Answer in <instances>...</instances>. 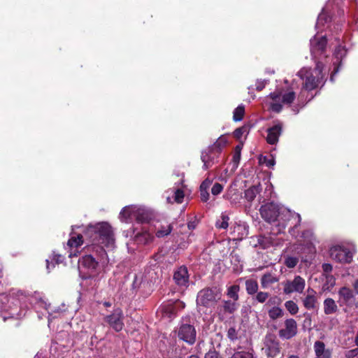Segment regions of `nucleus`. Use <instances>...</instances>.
I'll return each mask as SVG.
<instances>
[{"instance_id":"nucleus-1","label":"nucleus","mask_w":358,"mask_h":358,"mask_svg":"<svg viewBox=\"0 0 358 358\" xmlns=\"http://www.w3.org/2000/svg\"><path fill=\"white\" fill-rule=\"evenodd\" d=\"M262 217L267 222L272 224L271 231L274 234L283 233L287 225L289 223L293 225L289 230V234L296 237L295 228L301 221L299 213L291 211L283 206H279L273 203H266L260 208Z\"/></svg>"},{"instance_id":"nucleus-2","label":"nucleus","mask_w":358,"mask_h":358,"mask_svg":"<svg viewBox=\"0 0 358 358\" xmlns=\"http://www.w3.org/2000/svg\"><path fill=\"white\" fill-rule=\"evenodd\" d=\"M84 237L92 243V250L96 252L98 260L101 264H106L107 254L104 248H113L115 245L112 227L107 222L90 225L84 232Z\"/></svg>"},{"instance_id":"nucleus-3","label":"nucleus","mask_w":358,"mask_h":358,"mask_svg":"<svg viewBox=\"0 0 358 358\" xmlns=\"http://www.w3.org/2000/svg\"><path fill=\"white\" fill-rule=\"evenodd\" d=\"M327 73V71L324 69L323 64L317 62L315 69L303 67L297 75L303 80V89L311 91L324 83Z\"/></svg>"},{"instance_id":"nucleus-4","label":"nucleus","mask_w":358,"mask_h":358,"mask_svg":"<svg viewBox=\"0 0 358 358\" xmlns=\"http://www.w3.org/2000/svg\"><path fill=\"white\" fill-rule=\"evenodd\" d=\"M152 217L151 211L145 206L131 205L125 206L120 213L121 222H131L136 220L138 222H145Z\"/></svg>"},{"instance_id":"nucleus-5","label":"nucleus","mask_w":358,"mask_h":358,"mask_svg":"<svg viewBox=\"0 0 358 358\" xmlns=\"http://www.w3.org/2000/svg\"><path fill=\"white\" fill-rule=\"evenodd\" d=\"M295 99V93L288 92L281 94L280 92H271L266 96V102L269 106V109L275 113H280L282 109V104L290 105Z\"/></svg>"},{"instance_id":"nucleus-6","label":"nucleus","mask_w":358,"mask_h":358,"mask_svg":"<svg viewBox=\"0 0 358 358\" xmlns=\"http://www.w3.org/2000/svg\"><path fill=\"white\" fill-rule=\"evenodd\" d=\"M221 297V294L217 288H204L199 292L196 297L198 306L211 307Z\"/></svg>"},{"instance_id":"nucleus-7","label":"nucleus","mask_w":358,"mask_h":358,"mask_svg":"<svg viewBox=\"0 0 358 358\" xmlns=\"http://www.w3.org/2000/svg\"><path fill=\"white\" fill-rule=\"evenodd\" d=\"M330 257L339 263H350L352 259V255L350 251L341 245H335L329 249Z\"/></svg>"},{"instance_id":"nucleus-8","label":"nucleus","mask_w":358,"mask_h":358,"mask_svg":"<svg viewBox=\"0 0 358 358\" xmlns=\"http://www.w3.org/2000/svg\"><path fill=\"white\" fill-rule=\"evenodd\" d=\"M124 315L120 308L113 310L111 314L104 317V321L116 331H120L124 327Z\"/></svg>"},{"instance_id":"nucleus-9","label":"nucleus","mask_w":358,"mask_h":358,"mask_svg":"<svg viewBox=\"0 0 358 358\" xmlns=\"http://www.w3.org/2000/svg\"><path fill=\"white\" fill-rule=\"evenodd\" d=\"M178 336L180 340L189 344H194L196 336L194 327L190 324L182 323L178 331Z\"/></svg>"},{"instance_id":"nucleus-10","label":"nucleus","mask_w":358,"mask_h":358,"mask_svg":"<svg viewBox=\"0 0 358 358\" xmlns=\"http://www.w3.org/2000/svg\"><path fill=\"white\" fill-rule=\"evenodd\" d=\"M283 285V292L286 294L293 292L302 293L306 286V282L303 278L297 275L295 276L293 280H287Z\"/></svg>"},{"instance_id":"nucleus-11","label":"nucleus","mask_w":358,"mask_h":358,"mask_svg":"<svg viewBox=\"0 0 358 358\" xmlns=\"http://www.w3.org/2000/svg\"><path fill=\"white\" fill-rule=\"evenodd\" d=\"M220 154L209 146L203 150L201 155V159L203 162V169L207 170L218 162Z\"/></svg>"},{"instance_id":"nucleus-12","label":"nucleus","mask_w":358,"mask_h":358,"mask_svg":"<svg viewBox=\"0 0 358 358\" xmlns=\"http://www.w3.org/2000/svg\"><path fill=\"white\" fill-rule=\"evenodd\" d=\"M263 350H264L265 354L269 357L274 358L279 355V342L274 336L268 335L266 336Z\"/></svg>"},{"instance_id":"nucleus-13","label":"nucleus","mask_w":358,"mask_h":358,"mask_svg":"<svg viewBox=\"0 0 358 358\" xmlns=\"http://www.w3.org/2000/svg\"><path fill=\"white\" fill-rule=\"evenodd\" d=\"M310 45L312 56L314 58H317V56L324 52L327 45V39L325 36L318 37L315 35L310 39Z\"/></svg>"},{"instance_id":"nucleus-14","label":"nucleus","mask_w":358,"mask_h":358,"mask_svg":"<svg viewBox=\"0 0 358 358\" xmlns=\"http://www.w3.org/2000/svg\"><path fill=\"white\" fill-rule=\"evenodd\" d=\"M272 232V234L268 235H260L257 237V244L262 249H267L272 246H280L282 244V240L278 238Z\"/></svg>"},{"instance_id":"nucleus-15","label":"nucleus","mask_w":358,"mask_h":358,"mask_svg":"<svg viewBox=\"0 0 358 358\" xmlns=\"http://www.w3.org/2000/svg\"><path fill=\"white\" fill-rule=\"evenodd\" d=\"M297 333L296 322L294 319H287L285 321V329L279 331L280 337L289 339L294 337Z\"/></svg>"},{"instance_id":"nucleus-16","label":"nucleus","mask_w":358,"mask_h":358,"mask_svg":"<svg viewBox=\"0 0 358 358\" xmlns=\"http://www.w3.org/2000/svg\"><path fill=\"white\" fill-rule=\"evenodd\" d=\"M302 302L306 309L309 310L316 309L318 306L317 292L310 287L308 288Z\"/></svg>"},{"instance_id":"nucleus-17","label":"nucleus","mask_w":358,"mask_h":358,"mask_svg":"<svg viewBox=\"0 0 358 358\" xmlns=\"http://www.w3.org/2000/svg\"><path fill=\"white\" fill-rule=\"evenodd\" d=\"M282 124L277 122L275 124L267 129L266 141L268 143L273 145L277 143L278 138L282 134Z\"/></svg>"},{"instance_id":"nucleus-18","label":"nucleus","mask_w":358,"mask_h":358,"mask_svg":"<svg viewBox=\"0 0 358 358\" xmlns=\"http://www.w3.org/2000/svg\"><path fill=\"white\" fill-rule=\"evenodd\" d=\"M98 265V261L92 255L83 256L78 261V268L80 269H86L89 272H94Z\"/></svg>"},{"instance_id":"nucleus-19","label":"nucleus","mask_w":358,"mask_h":358,"mask_svg":"<svg viewBox=\"0 0 358 358\" xmlns=\"http://www.w3.org/2000/svg\"><path fill=\"white\" fill-rule=\"evenodd\" d=\"M176 283L180 287H187L189 284V275L185 266H180L173 275Z\"/></svg>"},{"instance_id":"nucleus-20","label":"nucleus","mask_w":358,"mask_h":358,"mask_svg":"<svg viewBox=\"0 0 358 358\" xmlns=\"http://www.w3.org/2000/svg\"><path fill=\"white\" fill-rule=\"evenodd\" d=\"M31 303L34 304V308L38 310V309L43 308L47 310L49 314V321L51 320L50 317L52 315V313H50V304L48 303L41 296L39 293H35L34 295L31 297Z\"/></svg>"},{"instance_id":"nucleus-21","label":"nucleus","mask_w":358,"mask_h":358,"mask_svg":"<svg viewBox=\"0 0 358 358\" xmlns=\"http://www.w3.org/2000/svg\"><path fill=\"white\" fill-rule=\"evenodd\" d=\"M314 350L317 358H331V350L326 348L325 344L320 341H315L314 343Z\"/></svg>"},{"instance_id":"nucleus-22","label":"nucleus","mask_w":358,"mask_h":358,"mask_svg":"<svg viewBox=\"0 0 358 358\" xmlns=\"http://www.w3.org/2000/svg\"><path fill=\"white\" fill-rule=\"evenodd\" d=\"M347 50L341 45H338L334 51V55L336 61L334 62V71L331 76V80L333 81V76L338 71V64H341L342 59L346 55Z\"/></svg>"},{"instance_id":"nucleus-23","label":"nucleus","mask_w":358,"mask_h":358,"mask_svg":"<svg viewBox=\"0 0 358 358\" xmlns=\"http://www.w3.org/2000/svg\"><path fill=\"white\" fill-rule=\"evenodd\" d=\"M329 4V2H328L326 4V6L323 8L322 12L318 15L317 23L315 25V28L317 30L322 29V27L324 26L325 24L328 23L331 20V17L327 13Z\"/></svg>"},{"instance_id":"nucleus-24","label":"nucleus","mask_w":358,"mask_h":358,"mask_svg":"<svg viewBox=\"0 0 358 358\" xmlns=\"http://www.w3.org/2000/svg\"><path fill=\"white\" fill-rule=\"evenodd\" d=\"M340 300L343 301L345 304L352 303L354 299V294L352 291L345 287L341 288L338 291Z\"/></svg>"},{"instance_id":"nucleus-25","label":"nucleus","mask_w":358,"mask_h":358,"mask_svg":"<svg viewBox=\"0 0 358 358\" xmlns=\"http://www.w3.org/2000/svg\"><path fill=\"white\" fill-rule=\"evenodd\" d=\"M337 311L338 306L333 299L327 298L324 301V313L326 315H332Z\"/></svg>"},{"instance_id":"nucleus-26","label":"nucleus","mask_w":358,"mask_h":358,"mask_svg":"<svg viewBox=\"0 0 358 358\" xmlns=\"http://www.w3.org/2000/svg\"><path fill=\"white\" fill-rule=\"evenodd\" d=\"M278 281V278L271 273L264 274L261 278V286L263 289L268 288L271 285Z\"/></svg>"},{"instance_id":"nucleus-27","label":"nucleus","mask_w":358,"mask_h":358,"mask_svg":"<svg viewBox=\"0 0 358 358\" xmlns=\"http://www.w3.org/2000/svg\"><path fill=\"white\" fill-rule=\"evenodd\" d=\"M260 191V185H253L245 191V197L248 201H252Z\"/></svg>"},{"instance_id":"nucleus-28","label":"nucleus","mask_w":358,"mask_h":358,"mask_svg":"<svg viewBox=\"0 0 358 358\" xmlns=\"http://www.w3.org/2000/svg\"><path fill=\"white\" fill-rule=\"evenodd\" d=\"M231 358H253V351L252 350H245L242 347H238Z\"/></svg>"},{"instance_id":"nucleus-29","label":"nucleus","mask_w":358,"mask_h":358,"mask_svg":"<svg viewBox=\"0 0 358 358\" xmlns=\"http://www.w3.org/2000/svg\"><path fill=\"white\" fill-rule=\"evenodd\" d=\"M173 230V226L171 224H162L155 232L157 238H164L169 235Z\"/></svg>"},{"instance_id":"nucleus-30","label":"nucleus","mask_w":358,"mask_h":358,"mask_svg":"<svg viewBox=\"0 0 358 358\" xmlns=\"http://www.w3.org/2000/svg\"><path fill=\"white\" fill-rule=\"evenodd\" d=\"M174 196L173 198H171L169 196L166 197V201L168 203H172L176 202L178 203H182L183 201V199L185 196V194L182 189L178 188L173 191Z\"/></svg>"},{"instance_id":"nucleus-31","label":"nucleus","mask_w":358,"mask_h":358,"mask_svg":"<svg viewBox=\"0 0 358 358\" xmlns=\"http://www.w3.org/2000/svg\"><path fill=\"white\" fill-rule=\"evenodd\" d=\"M258 283L257 280L253 279H248L245 280V290L248 294L254 295L258 291Z\"/></svg>"},{"instance_id":"nucleus-32","label":"nucleus","mask_w":358,"mask_h":358,"mask_svg":"<svg viewBox=\"0 0 358 358\" xmlns=\"http://www.w3.org/2000/svg\"><path fill=\"white\" fill-rule=\"evenodd\" d=\"M136 241L142 244H148L154 239L153 235L149 231H144L136 235Z\"/></svg>"},{"instance_id":"nucleus-33","label":"nucleus","mask_w":358,"mask_h":358,"mask_svg":"<svg viewBox=\"0 0 358 358\" xmlns=\"http://www.w3.org/2000/svg\"><path fill=\"white\" fill-rule=\"evenodd\" d=\"M268 315L271 320H275L283 316V310L279 306H273L268 309Z\"/></svg>"},{"instance_id":"nucleus-34","label":"nucleus","mask_w":358,"mask_h":358,"mask_svg":"<svg viewBox=\"0 0 358 358\" xmlns=\"http://www.w3.org/2000/svg\"><path fill=\"white\" fill-rule=\"evenodd\" d=\"M227 138L225 136H221L218 138V139L216 141V142L210 145V147L216 150L217 152L221 154L223 148L227 145Z\"/></svg>"},{"instance_id":"nucleus-35","label":"nucleus","mask_w":358,"mask_h":358,"mask_svg":"<svg viewBox=\"0 0 358 358\" xmlns=\"http://www.w3.org/2000/svg\"><path fill=\"white\" fill-rule=\"evenodd\" d=\"M302 238L308 248L313 245V243L315 241L313 231L309 229L306 230L302 233Z\"/></svg>"},{"instance_id":"nucleus-36","label":"nucleus","mask_w":358,"mask_h":358,"mask_svg":"<svg viewBox=\"0 0 358 358\" xmlns=\"http://www.w3.org/2000/svg\"><path fill=\"white\" fill-rule=\"evenodd\" d=\"M240 290V287L237 285H234L228 287L227 295L230 299L234 301H237L238 300V292Z\"/></svg>"},{"instance_id":"nucleus-37","label":"nucleus","mask_w":358,"mask_h":358,"mask_svg":"<svg viewBox=\"0 0 358 358\" xmlns=\"http://www.w3.org/2000/svg\"><path fill=\"white\" fill-rule=\"evenodd\" d=\"M229 216L225 213H222L220 218L217 220L215 226L218 229H226L229 226Z\"/></svg>"},{"instance_id":"nucleus-38","label":"nucleus","mask_w":358,"mask_h":358,"mask_svg":"<svg viewBox=\"0 0 358 358\" xmlns=\"http://www.w3.org/2000/svg\"><path fill=\"white\" fill-rule=\"evenodd\" d=\"M238 303L236 301H224L223 308L226 313L232 314L234 313L238 308Z\"/></svg>"},{"instance_id":"nucleus-39","label":"nucleus","mask_w":358,"mask_h":358,"mask_svg":"<svg viewBox=\"0 0 358 358\" xmlns=\"http://www.w3.org/2000/svg\"><path fill=\"white\" fill-rule=\"evenodd\" d=\"M245 114V106L243 104L239 105L236 108L233 113V119L235 122H238L243 120Z\"/></svg>"},{"instance_id":"nucleus-40","label":"nucleus","mask_w":358,"mask_h":358,"mask_svg":"<svg viewBox=\"0 0 358 358\" xmlns=\"http://www.w3.org/2000/svg\"><path fill=\"white\" fill-rule=\"evenodd\" d=\"M83 236L82 235H78L77 236H72L71 238H69V240L68 241V245L71 248H77L78 247H79L80 245H81L83 243Z\"/></svg>"},{"instance_id":"nucleus-41","label":"nucleus","mask_w":358,"mask_h":358,"mask_svg":"<svg viewBox=\"0 0 358 358\" xmlns=\"http://www.w3.org/2000/svg\"><path fill=\"white\" fill-rule=\"evenodd\" d=\"M285 307L291 315H296L299 312L298 305L292 300L287 301L285 303Z\"/></svg>"},{"instance_id":"nucleus-42","label":"nucleus","mask_w":358,"mask_h":358,"mask_svg":"<svg viewBox=\"0 0 358 358\" xmlns=\"http://www.w3.org/2000/svg\"><path fill=\"white\" fill-rule=\"evenodd\" d=\"M325 276V282L323 285L324 290H330L335 285V278L332 275H327Z\"/></svg>"},{"instance_id":"nucleus-43","label":"nucleus","mask_w":358,"mask_h":358,"mask_svg":"<svg viewBox=\"0 0 358 358\" xmlns=\"http://www.w3.org/2000/svg\"><path fill=\"white\" fill-rule=\"evenodd\" d=\"M267 300L268 301H266V303L264 305V308H270L273 306H279V305L281 303L280 299L276 296H271L269 299H268Z\"/></svg>"},{"instance_id":"nucleus-44","label":"nucleus","mask_w":358,"mask_h":358,"mask_svg":"<svg viewBox=\"0 0 358 358\" xmlns=\"http://www.w3.org/2000/svg\"><path fill=\"white\" fill-rule=\"evenodd\" d=\"M268 296L269 294L268 292H257L255 296L253 298V300L257 301L258 303H264L268 299Z\"/></svg>"},{"instance_id":"nucleus-45","label":"nucleus","mask_w":358,"mask_h":358,"mask_svg":"<svg viewBox=\"0 0 358 358\" xmlns=\"http://www.w3.org/2000/svg\"><path fill=\"white\" fill-rule=\"evenodd\" d=\"M299 262V258L296 257L287 256L285 259V264L289 268H294Z\"/></svg>"},{"instance_id":"nucleus-46","label":"nucleus","mask_w":358,"mask_h":358,"mask_svg":"<svg viewBox=\"0 0 358 358\" xmlns=\"http://www.w3.org/2000/svg\"><path fill=\"white\" fill-rule=\"evenodd\" d=\"M227 338L231 341L234 342L238 339V331L236 329L235 327H231L229 328V329L227 330Z\"/></svg>"},{"instance_id":"nucleus-47","label":"nucleus","mask_w":358,"mask_h":358,"mask_svg":"<svg viewBox=\"0 0 358 358\" xmlns=\"http://www.w3.org/2000/svg\"><path fill=\"white\" fill-rule=\"evenodd\" d=\"M223 190V186L218 183V182H216L213 185L212 189H211V193L214 195V196H217L218 194H220Z\"/></svg>"},{"instance_id":"nucleus-48","label":"nucleus","mask_w":358,"mask_h":358,"mask_svg":"<svg viewBox=\"0 0 358 358\" xmlns=\"http://www.w3.org/2000/svg\"><path fill=\"white\" fill-rule=\"evenodd\" d=\"M212 180L207 178L205 179L200 185V189L208 190L210 185L212 184Z\"/></svg>"},{"instance_id":"nucleus-49","label":"nucleus","mask_w":358,"mask_h":358,"mask_svg":"<svg viewBox=\"0 0 358 358\" xmlns=\"http://www.w3.org/2000/svg\"><path fill=\"white\" fill-rule=\"evenodd\" d=\"M322 270L324 272V275H330L332 271V266L330 264H322Z\"/></svg>"},{"instance_id":"nucleus-50","label":"nucleus","mask_w":358,"mask_h":358,"mask_svg":"<svg viewBox=\"0 0 358 358\" xmlns=\"http://www.w3.org/2000/svg\"><path fill=\"white\" fill-rule=\"evenodd\" d=\"M200 196H201V199L203 202L208 201L209 199V197H210L208 190L200 189Z\"/></svg>"},{"instance_id":"nucleus-51","label":"nucleus","mask_w":358,"mask_h":358,"mask_svg":"<svg viewBox=\"0 0 358 358\" xmlns=\"http://www.w3.org/2000/svg\"><path fill=\"white\" fill-rule=\"evenodd\" d=\"M358 355V348L348 350L345 353V357L347 358H353Z\"/></svg>"},{"instance_id":"nucleus-52","label":"nucleus","mask_w":358,"mask_h":358,"mask_svg":"<svg viewBox=\"0 0 358 358\" xmlns=\"http://www.w3.org/2000/svg\"><path fill=\"white\" fill-rule=\"evenodd\" d=\"M205 358H222L215 350H210L205 355Z\"/></svg>"},{"instance_id":"nucleus-53","label":"nucleus","mask_w":358,"mask_h":358,"mask_svg":"<svg viewBox=\"0 0 358 358\" xmlns=\"http://www.w3.org/2000/svg\"><path fill=\"white\" fill-rule=\"evenodd\" d=\"M264 163L268 167H273L275 165V159L273 157H271V158L264 157Z\"/></svg>"},{"instance_id":"nucleus-54","label":"nucleus","mask_w":358,"mask_h":358,"mask_svg":"<svg viewBox=\"0 0 358 358\" xmlns=\"http://www.w3.org/2000/svg\"><path fill=\"white\" fill-rule=\"evenodd\" d=\"M266 84V80H258L255 85L257 90L261 91L262 90H263Z\"/></svg>"},{"instance_id":"nucleus-55","label":"nucleus","mask_w":358,"mask_h":358,"mask_svg":"<svg viewBox=\"0 0 358 358\" xmlns=\"http://www.w3.org/2000/svg\"><path fill=\"white\" fill-rule=\"evenodd\" d=\"M241 160V152L240 150L235 151L233 156V162L237 166Z\"/></svg>"},{"instance_id":"nucleus-56","label":"nucleus","mask_w":358,"mask_h":358,"mask_svg":"<svg viewBox=\"0 0 358 358\" xmlns=\"http://www.w3.org/2000/svg\"><path fill=\"white\" fill-rule=\"evenodd\" d=\"M245 131L246 129L244 127L238 128L234 131V136L236 138H240Z\"/></svg>"},{"instance_id":"nucleus-57","label":"nucleus","mask_w":358,"mask_h":358,"mask_svg":"<svg viewBox=\"0 0 358 358\" xmlns=\"http://www.w3.org/2000/svg\"><path fill=\"white\" fill-rule=\"evenodd\" d=\"M52 261H55V264H59L63 262V257L59 255H55Z\"/></svg>"},{"instance_id":"nucleus-58","label":"nucleus","mask_w":358,"mask_h":358,"mask_svg":"<svg viewBox=\"0 0 358 358\" xmlns=\"http://www.w3.org/2000/svg\"><path fill=\"white\" fill-rule=\"evenodd\" d=\"M55 264L54 262H50L48 259L46 260V267L48 272L55 267Z\"/></svg>"},{"instance_id":"nucleus-59","label":"nucleus","mask_w":358,"mask_h":358,"mask_svg":"<svg viewBox=\"0 0 358 358\" xmlns=\"http://www.w3.org/2000/svg\"><path fill=\"white\" fill-rule=\"evenodd\" d=\"M196 226V221H190L187 224V227H188L189 229H191V230L195 229Z\"/></svg>"},{"instance_id":"nucleus-60","label":"nucleus","mask_w":358,"mask_h":358,"mask_svg":"<svg viewBox=\"0 0 358 358\" xmlns=\"http://www.w3.org/2000/svg\"><path fill=\"white\" fill-rule=\"evenodd\" d=\"M354 288L355 289L356 293L358 294V280H357L354 283Z\"/></svg>"},{"instance_id":"nucleus-61","label":"nucleus","mask_w":358,"mask_h":358,"mask_svg":"<svg viewBox=\"0 0 358 358\" xmlns=\"http://www.w3.org/2000/svg\"><path fill=\"white\" fill-rule=\"evenodd\" d=\"M65 311V309H61L60 308L56 309L55 310H54V313H60L62 312H64Z\"/></svg>"},{"instance_id":"nucleus-62","label":"nucleus","mask_w":358,"mask_h":358,"mask_svg":"<svg viewBox=\"0 0 358 358\" xmlns=\"http://www.w3.org/2000/svg\"><path fill=\"white\" fill-rule=\"evenodd\" d=\"M69 256V257H76V256H77V254L75 252H70Z\"/></svg>"},{"instance_id":"nucleus-63","label":"nucleus","mask_w":358,"mask_h":358,"mask_svg":"<svg viewBox=\"0 0 358 358\" xmlns=\"http://www.w3.org/2000/svg\"><path fill=\"white\" fill-rule=\"evenodd\" d=\"M137 281H138V280H137V277H135V279H134V286L135 287H136V285H137V284H138V282H137Z\"/></svg>"},{"instance_id":"nucleus-64","label":"nucleus","mask_w":358,"mask_h":358,"mask_svg":"<svg viewBox=\"0 0 358 358\" xmlns=\"http://www.w3.org/2000/svg\"><path fill=\"white\" fill-rule=\"evenodd\" d=\"M189 358H199V357L198 356H196V355H191L189 357Z\"/></svg>"}]
</instances>
